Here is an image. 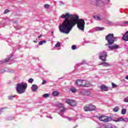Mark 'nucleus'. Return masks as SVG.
<instances>
[{"mask_svg":"<svg viewBox=\"0 0 128 128\" xmlns=\"http://www.w3.org/2000/svg\"><path fill=\"white\" fill-rule=\"evenodd\" d=\"M61 18H65L64 22L59 27L60 32L62 34H68L72 28L77 24L78 28L84 32V24L86 22L82 19H79L78 16L71 14L70 13H66L60 16Z\"/></svg>","mask_w":128,"mask_h":128,"instance_id":"obj_1","label":"nucleus"},{"mask_svg":"<svg viewBox=\"0 0 128 128\" xmlns=\"http://www.w3.org/2000/svg\"><path fill=\"white\" fill-rule=\"evenodd\" d=\"M118 37H114V34H108L106 36V40L108 42V46L110 50H116L118 48V46L116 44H113V43L114 42V41L118 40Z\"/></svg>","mask_w":128,"mask_h":128,"instance_id":"obj_2","label":"nucleus"},{"mask_svg":"<svg viewBox=\"0 0 128 128\" xmlns=\"http://www.w3.org/2000/svg\"><path fill=\"white\" fill-rule=\"evenodd\" d=\"M28 86L26 83L18 84L16 87V90L19 94H24L26 92V90Z\"/></svg>","mask_w":128,"mask_h":128,"instance_id":"obj_3","label":"nucleus"},{"mask_svg":"<svg viewBox=\"0 0 128 128\" xmlns=\"http://www.w3.org/2000/svg\"><path fill=\"white\" fill-rule=\"evenodd\" d=\"M84 112H94L96 110V106L90 104L85 106L84 108Z\"/></svg>","mask_w":128,"mask_h":128,"instance_id":"obj_4","label":"nucleus"},{"mask_svg":"<svg viewBox=\"0 0 128 128\" xmlns=\"http://www.w3.org/2000/svg\"><path fill=\"white\" fill-rule=\"evenodd\" d=\"M98 120L100 122H112V118L106 116H101L98 117Z\"/></svg>","mask_w":128,"mask_h":128,"instance_id":"obj_5","label":"nucleus"},{"mask_svg":"<svg viewBox=\"0 0 128 128\" xmlns=\"http://www.w3.org/2000/svg\"><path fill=\"white\" fill-rule=\"evenodd\" d=\"M58 106L60 108V116L62 118H64V112L66 110V109L64 107V104H62V103H59L58 104Z\"/></svg>","mask_w":128,"mask_h":128,"instance_id":"obj_6","label":"nucleus"},{"mask_svg":"<svg viewBox=\"0 0 128 128\" xmlns=\"http://www.w3.org/2000/svg\"><path fill=\"white\" fill-rule=\"evenodd\" d=\"M66 103L71 106H76V102L71 99H66Z\"/></svg>","mask_w":128,"mask_h":128,"instance_id":"obj_7","label":"nucleus"},{"mask_svg":"<svg viewBox=\"0 0 128 128\" xmlns=\"http://www.w3.org/2000/svg\"><path fill=\"white\" fill-rule=\"evenodd\" d=\"M106 52L104 51L100 53V58L101 60H102L103 62H106Z\"/></svg>","mask_w":128,"mask_h":128,"instance_id":"obj_8","label":"nucleus"},{"mask_svg":"<svg viewBox=\"0 0 128 128\" xmlns=\"http://www.w3.org/2000/svg\"><path fill=\"white\" fill-rule=\"evenodd\" d=\"M100 88L102 92H108V88L106 85H101Z\"/></svg>","mask_w":128,"mask_h":128,"instance_id":"obj_9","label":"nucleus"},{"mask_svg":"<svg viewBox=\"0 0 128 128\" xmlns=\"http://www.w3.org/2000/svg\"><path fill=\"white\" fill-rule=\"evenodd\" d=\"M122 38L123 40H124L125 42H128V31H127L125 34L123 36Z\"/></svg>","mask_w":128,"mask_h":128,"instance_id":"obj_10","label":"nucleus"},{"mask_svg":"<svg viewBox=\"0 0 128 128\" xmlns=\"http://www.w3.org/2000/svg\"><path fill=\"white\" fill-rule=\"evenodd\" d=\"M38 86L36 84H33L32 86V92H36V90H38Z\"/></svg>","mask_w":128,"mask_h":128,"instance_id":"obj_11","label":"nucleus"},{"mask_svg":"<svg viewBox=\"0 0 128 128\" xmlns=\"http://www.w3.org/2000/svg\"><path fill=\"white\" fill-rule=\"evenodd\" d=\"M82 80H78L76 81V84L77 86H82Z\"/></svg>","mask_w":128,"mask_h":128,"instance_id":"obj_12","label":"nucleus"},{"mask_svg":"<svg viewBox=\"0 0 128 128\" xmlns=\"http://www.w3.org/2000/svg\"><path fill=\"white\" fill-rule=\"evenodd\" d=\"M94 18L96 20H102V18L98 16H94Z\"/></svg>","mask_w":128,"mask_h":128,"instance_id":"obj_13","label":"nucleus"},{"mask_svg":"<svg viewBox=\"0 0 128 128\" xmlns=\"http://www.w3.org/2000/svg\"><path fill=\"white\" fill-rule=\"evenodd\" d=\"M100 64L103 66H110V64L106 62H102Z\"/></svg>","mask_w":128,"mask_h":128,"instance_id":"obj_14","label":"nucleus"},{"mask_svg":"<svg viewBox=\"0 0 128 128\" xmlns=\"http://www.w3.org/2000/svg\"><path fill=\"white\" fill-rule=\"evenodd\" d=\"M70 92H72L73 94H76L78 92V90L76 88L74 87H72L70 88Z\"/></svg>","mask_w":128,"mask_h":128,"instance_id":"obj_15","label":"nucleus"},{"mask_svg":"<svg viewBox=\"0 0 128 128\" xmlns=\"http://www.w3.org/2000/svg\"><path fill=\"white\" fill-rule=\"evenodd\" d=\"M86 80H82V84L81 86H84V88H86L88 85H86Z\"/></svg>","mask_w":128,"mask_h":128,"instance_id":"obj_16","label":"nucleus"},{"mask_svg":"<svg viewBox=\"0 0 128 128\" xmlns=\"http://www.w3.org/2000/svg\"><path fill=\"white\" fill-rule=\"evenodd\" d=\"M113 121L115 122H122V118H116L113 120Z\"/></svg>","mask_w":128,"mask_h":128,"instance_id":"obj_17","label":"nucleus"},{"mask_svg":"<svg viewBox=\"0 0 128 128\" xmlns=\"http://www.w3.org/2000/svg\"><path fill=\"white\" fill-rule=\"evenodd\" d=\"M85 85L87 86H86V88H88V86H92V83L90 82H88V81L86 80Z\"/></svg>","mask_w":128,"mask_h":128,"instance_id":"obj_18","label":"nucleus"},{"mask_svg":"<svg viewBox=\"0 0 128 128\" xmlns=\"http://www.w3.org/2000/svg\"><path fill=\"white\" fill-rule=\"evenodd\" d=\"M52 94L54 96H58L59 94V92L57 91H54L52 93Z\"/></svg>","mask_w":128,"mask_h":128,"instance_id":"obj_19","label":"nucleus"},{"mask_svg":"<svg viewBox=\"0 0 128 128\" xmlns=\"http://www.w3.org/2000/svg\"><path fill=\"white\" fill-rule=\"evenodd\" d=\"M90 94H92V92H90L85 90V95L84 96H90Z\"/></svg>","mask_w":128,"mask_h":128,"instance_id":"obj_20","label":"nucleus"},{"mask_svg":"<svg viewBox=\"0 0 128 128\" xmlns=\"http://www.w3.org/2000/svg\"><path fill=\"white\" fill-rule=\"evenodd\" d=\"M121 114H126V109L122 108L121 110Z\"/></svg>","mask_w":128,"mask_h":128,"instance_id":"obj_21","label":"nucleus"},{"mask_svg":"<svg viewBox=\"0 0 128 128\" xmlns=\"http://www.w3.org/2000/svg\"><path fill=\"white\" fill-rule=\"evenodd\" d=\"M94 2L96 4V6H98L100 4L102 3V1L100 0H94Z\"/></svg>","mask_w":128,"mask_h":128,"instance_id":"obj_22","label":"nucleus"},{"mask_svg":"<svg viewBox=\"0 0 128 128\" xmlns=\"http://www.w3.org/2000/svg\"><path fill=\"white\" fill-rule=\"evenodd\" d=\"M118 110H120V108L118 106H116L113 109V112H118Z\"/></svg>","mask_w":128,"mask_h":128,"instance_id":"obj_23","label":"nucleus"},{"mask_svg":"<svg viewBox=\"0 0 128 128\" xmlns=\"http://www.w3.org/2000/svg\"><path fill=\"white\" fill-rule=\"evenodd\" d=\"M121 122H128V118H121Z\"/></svg>","mask_w":128,"mask_h":128,"instance_id":"obj_24","label":"nucleus"},{"mask_svg":"<svg viewBox=\"0 0 128 128\" xmlns=\"http://www.w3.org/2000/svg\"><path fill=\"white\" fill-rule=\"evenodd\" d=\"M104 30V27H97L96 28V30L100 31V30Z\"/></svg>","mask_w":128,"mask_h":128,"instance_id":"obj_25","label":"nucleus"},{"mask_svg":"<svg viewBox=\"0 0 128 128\" xmlns=\"http://www.w3.org/2000/svg\"><path fill=\"white\" fill-rule=\"evenodd\" d=\"M86 94V90H82L79 92V94L81 96H84Z\"/></svg>","mask_w":128,"mask_h":128,"instance_id":"obj_26","label":"nucleus"},{"mask_svg":"<svg viewBox=\"0 0 128 128\" xmlns=\"http://www.w3.org/2000/svg\"><path fill=\"white\" fill-rule=\"evenodd\" d=\"M8 100H13L14 98H16V96H14V95H11L8 96Z\"/></svg>","mask_w":128,"mask_h":128,"instance_id":"obj_27","label":"nucleus"},{"mask_svg":"<svg viewBox=\"0 0 128 128\" xmlns=\"http://www.w3.org/2000/svg\"><path fill=\"white\" fill-rule=\"evenodd\" d=\"M50 6L48 4H45L44 5V8L48 9L50 8Z\"/></svg>","mask_w":128,"mask_h":128,"instance_id":"obj_28","label":"nucleus"},{"mask_svg":"<svg viewBox=\"0 0 128 128\" xmlns=\"http://www.w3.org/2000/svg\"><path fill=\"white\" fill-rule=\"evenodd\" d=\"M46 40L40 41L39 42V44H40V46H42L43 44H46Z\"/></svg>","mask_w":128,"mask_h":128,"instance_id":"obj_29","label":"nucleus"},{"mask_svg":"<svg viewBox=\"0 0 128 128\" xmlns=\"http://www.w3.org/2000/svg\"><path fill=\"white\" fill-rule=\"evenodd\" d=\"M112 88H116L117 86H118V85H116V84L114 83V82H112Z\"/></svg>","mask_w":128,"mask_h":128,"instance_id":"obj_30","label":"nucleus"},{"mask_svg":"<svg viewBox=\"0 0 128 128\" xmlns=\"http://www.w3.org/2000/svg\"><path fill=\"white\" fill-rule=\"evenodd\" d=\"M28 82H30V84H32V82H34V80L32 79V78H30L28 80Z\"/></svg>","mask_w":128,"mask_h":128,"instance_id":"obj_31","label":"nucleus"},{"mask_svg":"<svg viewBox=\"0 0 128 128\" xmlns=\"http://www.w3.org/2000/svg\"><path fill=\"white\" fill-rule=\"evenodd\" d=\"M49 96H50V94H43L44 98H48Z\"/></svg>","mask_w":128,"mask_h":128,"instance_id":"obj_32","label":"nucleus"},{"mask_svg":"<svg viewBox=\"0 0 128 128\" xmlns=\"http://www.w3.org/2000/svg\"><path fill=\"white\" fill-rule=\"evenodd\" d=\"M8 60H10V58H8V60L6 59V60L0 62V64H3V62H8Z\"/></svg>","mask_w":128,"mask_h":128,"instance_id":"obj_33","label":"nucleus"},{"mask_svg":"<svg viewBox=\"0 0 128 128\" xmlns=\"http://www.w3.org/2000/svg\"><path fill=\"white\" fill-rule=\"evenodd\" d=\"M55 46L56 48H58L60 46V44L59 42H58Z\"/></svg>","mask_w":128,"mask_h":128,"instance_id":"obj_34","label":"nucleus"},{"mask_svg":"<svg viewBox=\"0 0 128 128\" xmlns=\"http://www.w3.org/2000/svg\"><path fill=\"white\" fill-rule=\"evenodd\" d=\"M8 12H10V10L8 9L6 10L4 12V14H8Z\"/></svg>","mask_w":128,"mask_h":128,"instance_id":"obj_35","label":"nucleus"},{"mask_svg":"<svg viewBox=\"0 0 128 128\" xmlns=\"http://www.w3.org/2000/svg\"><path fill=\"white\" fill-rule=\"evenodd\" d=\"M72 50H76V45H73L72 46Z\"/></svg>","mask_w":128,"mask_h":128,"instance_id":"obj_36","label":"nucleus"},{"mask_svg":"<svg viewBox=\"0 0 128 128\" xmlns=\"http://www.w3.org/2000/svg\"><path fill=\"white\" fill-rule=\"evenodd\" d=\"M124 102H128V96L126 98L124 99Z\"/></svg>","mask_w":128,"mask_h":128,"instance_id":"obj_37","label":"nucleus"},{"mask_svg":"<svg viewBox=\"0 0 128 128\" xmlns=\"http://www.w3.org/2000/svg\"><path fill=\"white\" fill-rule=\"evenodd\" d=\"M110 128H118V127H116V126L114 125H112Z\"/></svg>","mask_w":128,"mask_h":128,"instance_id":"obj_38","label":"nucleus"},{"mask_svg":"<svg viewBox=\"0 0 128 128\" xmlns=\"http://www.w3.org/2000/svg\"><path fill=\"white\" fill-rule=\"evenodd\" d=\"M105 4H110V0H105L104 1Z\"/></svg>","mask_w":128,"mask_h":128,"instance_id":"obj_39","label":"nucleus"},{"mask_svg":"<svg viewBox=\"0 0 128 128\" xmlns=\"http://www.w3.org/2000/svg\"><path fill=\"white\" fill-rule=\"evenodd\" d=\"M46 84V80H43L42 84Z\"/></svg>","mask_w":128,"mask_h":128,"instance_id":"obj_40","label":"nucleus"},{"mask_svg":"<svg viewBox=\"0 0 128 128\" xmlns=\"http://www.w3.org/2000/svg\"><path fill=\"white\" fill-rule=\"evenodd\" d=\"M64 2H60V6H62V5H64Z\"/></svg>","mask_w":128,"mask_h":128,"instance_id":"obj_41","label":"nucleus"},{"mask_svg":"<svg viewBox=\"0 0 128 128\" xmlns=\"http://www.w3.org/2000/svg\"><path fill=\"white\" fill-rule=\"evenodd\" d=\"M125 24H128V21L124 22Z\"/></svg>","mask_w":128,"mask_h":128,"instance_id":"obj_42","label":"nucleus"},{"mask_svg":"<svg viewBox=\"0 0 128 128\" xmlns=\"http://www.w3.org/2000/svg\"><path fill=\"white\" fill-rule=\"evenodd\" d=\"M42 34H40V36H38V38H42Z\"/></svg>","mask_w":128,"mask_h":128,"instance_id":"obj_43","label":"nucleus"},{"mask_svg":"<svg viewBox=\"0 0 128 128\" xmlns=\"http://www.w3.org/2000/svg\"><path fill=\"white\" fill-rule=\"evenodd\" d=\"M68 120L70 121V120H72V118H68Z\"/></svg>","mask_w":128,"mask_h":128,"instance_id":"obj_44","label":"nucleus"},{"mask_svg":"<svg viewBox=\"0 0 128 128\" xmlns=\"http://www.w3.org/2000/svg\"><path fill=\"white\" fill-rule=\"evenodd\" d=\"M126 80H128V75L127 76H126Z\"/></svg>","mask_w":128,"mask_h":128,"instance_id":"obj_45","label":"nucleus"},{"mask_svg":"<svg viewBox=\"0 0 128 128\" xmlns=\"http://www.w3.org/2000/svg\"><path fill=\"white\" fill-rule=\"evenodd\" d=\"M4 108H0V112H2V110Z\"/></svg>","mask_w":128,"mask_h":128,"instance_id":"obj_46","label":"nucleus"},{"mask_svg":"<svg viewBox=\"0 0 128 128\" xmlns=\"http://www.w3.org/2000/svg\"><path fill=\"white\" fill-rule=\"evenodd\" d=\"M50 118H52V117H48Z\"/></svg>","mask_w":128,"mask_h":128,"instance_id":"obj_47","label":"nucleus"},{"mask_svg":"<svg viewBox=\"0 0 128 128\" xmlns=\"http://www.w3.org/2000/svg\"><path fill=\"white\" fill-rule=\"evenodd\" d=\"M34 42H36V41H34Z\"/></svg>","mask_w":128,"mask_h":128,"instance_id":"obj_48","label":"nucleus"},{"mask_svg":"<svg viewBox=\"0 0 128 128\" xmlns=\"http://www.w3.org/2000/svg\"><path fill=\"white\" fill-rule=\"evenodd\" d=\"M52 34H54V32H52Z\"/></svg>","mask_w":128,"mask_h":128,"instance_id":"obj_49","label":"nucleus"},{"mask_svg":"<svg viewBox=\"0 0 128 128\" xmlns=\"http://www.w3.org/2000/svg\"><path fill=\"white\" fill-rule=\"evenodd\" d=\"M82 64H84V62H82Z\"/></svg>","mask_w":128,"mask_h":128,"instance_id":"obj_50","label":"nucleus"}]
</instances>
